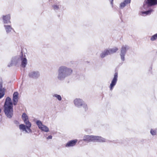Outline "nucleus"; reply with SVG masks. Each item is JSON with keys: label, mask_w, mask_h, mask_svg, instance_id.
Here are the masks:
<instances>
[{"label": "nucleus", "mask_w": 157, "mask_h": 157, "mask_svg": "<svg viewBox=\"0 0 157 157\" xmlns=\"http://www.w3.org/2000/svg\"><path fill=\"white\" fill-rule=\"evenodd\" d=\"M73 71L71 68L65 66H61L58 69L57 78L60 80H63L66 78L71 75Z\"/></svg>", "instance_id": "nucleus-1"}, {"label": "nucleus", "mask_w": 157, "mask_h": 157, "mask_svg": "<svg viewBox=\"0 0 157 157\" xmlns=\"http://www.w3.org/2000/svg\"><path fill=\"white\" fill-rule=\"evenodd\" d=\"M4 111L6 116L8 118H11L13 114V103L11 99L7 97L4 106Z\"/></svg>", "instance_id": "nucleus-2"}, {"label": "nucleus", "mask_w": 157, "mask_h": 157, "mask_svg": "<svg viewBox=\"0 0 157 157\" xmlns=\"http://www.w3.org/2000/svg\"><path fill=\"white\" fill-rule=\"evenodd\" d=\"M22 118L24 123L26 124H21L19 125V129L23 131H25L26 133H29L32 132L30 129L31 124L29 121L28 117L25 113H23L22 115Z\"/></svg>", "instance_id": "nucleus-3"}, {"label": "nucleus", "mask_w": 157, "mask_h": 157, "mask_svg": "<svg viewBox=\"0 0 157 157\" xmlns=\"http://www.w3.org/2000/svg\"><path fill=\"white\" fill-rule=\"evenodd\" d=\"M36 124L39 128L42 131L45 132H48L49 131V130L48 128L46 126L43 124L40 121H37Z\"/></svg>", "instance_id": "nucleus-4"}, {"label": "nucleus", "mask_w": 157, "mask_h": 157, "mask_svg": "<svg viewBox=\"0 0 157 157\" xmlns=\"http://www.w3.org/2000/svg\"><path fill=\"white\" fill-rule=\"evenodd\" d=\"M118 73L116 72L114 74V77L112 80L109 87L110 90H112L114 87L116 85L118 79Z\"/></svg>", "instance_id": "nucleus-5"}, {"label": "nucleus", "mask_w": 157, "mask_h": 157, "mask_svg": "<svg viewBox=\"0 0 157 157\" xmlns=\"http://www.w3.org/2000/svg\"><path fill=\"white\" fill-rule=\"evenodd\" d=\"M128 48L126 45L123 46L121 49L120 53L121 58V60L124 61L125 60V56L127 50Z\"/></svg>", "instance_id": "nucleus-6"}, {"label": "nucleus", "mask_w": 157, "mask_h": 157, "mask_svg": "<svg viewBox=\"0 0 157 157\" xmlns=\"http://www.w3.org/2000/svg\"><path fill=\"white\" fill-rule=\"evenodd\" d=\"M105 141V138L101 136L91 135V141L103 142Z\"/></svg>", "instance_id": "nucleus-7"}, {"label": "nucleus", "mask_w": 157, "mask_h": 157, "mask_svg": "<svg viewBox=\"0 0 157 157\" xmlns=\"http://www.w3.org/2000/svg\"><path fill=\"white\" fill-rule=\"evenodd\" d=\"M75 106L77 108H80L84 101L83 100L80 98H77L75 99L73 101Z\"/></svg>", "instance_id": "nucleus-8"}, {"label": "nucleus", "mask_w": 157, "mask_h": 157, "mask_svg": "<svg viewBox=\"0 0 157 157\" xmlns=\"http://www.w3.org/2000/svg\"><path fill=\"white\" fill-rule=\"evenodd\" d=\"M157 4V0H147L145 4H144V7L145 8L148 6L154 5Z\"/></svg>", "instance_id": "nucleus-9"}, {"label": "nucleus", "mask_w": 157, "mask_h": 157, "mask_svg": "<svg viewBox=\"0 0 157 157\" xmlns=\"http://www.w3.org/2000/svg\"><path fill=\"white\" fill-rule=\"evenodd\" d=\"M77 141V139L70 140L66 144L65 146L66 147H73L75 145Z\"/></svg>", "instance_id": "nucleus-10"}, {"label": "nucleus", "mask_w": 157, "mask_h": 157, "mask_svg": "<svg viewBox=\"0 0 157 157\" xmlns=\"http://www.w3.org/2000/svg\"><path fill=\"white\" fill-rule=\"evenodd\" d=\"M19 99V94L16 92L14 93L13 95V104L14 105H16L18 102Z\"/></svg>", "instance_id": "nucleus-11"}, {"label": "nucleus", "mask_w": 157, "mask_h": 157, "mask_svg": "<svg viewBox=\"0 0 157 157\" xmlns=\"http://www.w3.org/2000/svg\"><path fill=\"white\" fill-rule=\"evenodd\" d=\"M40 74L38 72L33 71L29 74V76L31 78H36L39 76Z\"/></svg>", "instance_id": "nucleus-12"}, {"label": "nucleus", "mask_w": 157, "mask_h": 157, "mask_svg": "<svg viewBox=\"0 0 157 157\" xmlns=\"http://www.w3.org/2000/svg\"><path fill=\"white\" fill-rule=\"evenodd\" d=\"M2 18L4 23H7L10 22V17L9 14L3 16Z\"/></svg>", "instance_id": "nucleus-13"}, {"label": "nucleus", "mask_w": 157, "mask_h": 157, "mask_svg": "<svg viewBox=\"0 0 157 157\" xmlns=\"http://www.w3.org/2000/svg\"><path fill=\"white\" fill-rule=\"evenodd\" d=\"M20 58L21 60V66L23 67H25L27 64V59L25 57H20Z\"/></svg>", "instance_id": "nucleus-14"}, {"label": "nucleus", "mask_w": 157, "mask_h": 157, "mask_svg": "<svg viewBox=\"0 0 157 157\" xmlns=\"http://www.w3.org/2000/svg\"><path fill=\"white\" fill-rule=\"evenodd\" d=\"M109 55H110V54L109 52V51H108V49H107L106 50L104 51L103 52H102L101 53L100 56L101 58H103L106 56Z\"/></svg>", "instance_id": "nucleus-15"}, {"label": "nucleus", "mask_w": 157, "mask_h": 157, "mask_svg": "<svg viewBox=\"0 0 157 157\" xmlns=\"http://www.w3.org/2000/svg\"><path fill=\"white\" fill-rule=\"evenodd\" d=\"M131 0H125L124 2L121 3L120 7L121 8H123L126 5V4L130 3Z\"/></svg>", "instance_id": "nucleus-16"}, {"label": "nucleus", "mask_w": 157, "mask_h": 157, "mask_svg": "<svg viewBox=\"0 0 157 157\" xmlns=\"http://www.w3.org/2000/svg\"><path fill=\"white\" fill-rule=\"evenodd\" d=\"M83 140L87 142L91 141V135H85L83 137Z\"/></svg>", "instance_id": "nucleus-17"}, {"label": "nucleus", "mask_w": 157, "mask_h": 157, "mask_svg": "<svg viewBox=\"0 0 157 157\" xmlns=\"http://www.w3.org/2000/svg\"><path fill=\"white\" fill-rule=\"evenodd\" d=\"M118 48L117 47H114L112 48L108 49L110 54L116 52L118 50Z\"/></svg>", "instance_id": "nucleus-18"}, {"label": "nucleus", "mask_w": 157, "mask_h": 157, "mask_svg": "<svg viewBox=\"0 0 157 157\" xmlns=\"http://www.w3.org/2000/svg\"><path fill=\"white\" fill-rule=\"evenodd\" d=\"M151 134L152 136H155L157 134V130L156 129L151 128L150 131Z\"/></svg>", "instance_id": "nucleus-19"}, {"label": "nucleus", "mask_w": 157, "mask_h": 157, "mask_svg": "<svg viewBox=\"0 0 157 157\" xmlns=\"http://www.w3.org/2000/svg\"><path fill=\"white\" fill-rule=\"evenodd\" d=\"M81 107H82L83 109L85 111H86L88 109V107L87 104L84 102L83 103Z\"/></svg>", "instance_id": "nucleus-20"}, {"label": "nucleus", "mask_w": 157, "mask_h": 157, "mask_svg": "<svg viewBox=\"0 0 157 157\" xmlns=\"http://www.w3.org/2000/svg\"><path fill=\"white\" fill-rule=\"evenodd\" d=\"M152 10H150L145 12H141V14L143 16H145L146 15L150 14Z\"/></svg>", "instance_id": "nucleus-21"}, {"label": "nucleus", "mask_w": 157, "mask_h": 157, "mask_svg": "<svg viewBox=\"0 0 157 157\" xmlns=\"http://www.w3.org/2000/svg\"><path fill=\"white\" fill-rule=\"evenodd\" d=\"M53 97L57 98L59 101H60L62 100V98L60 95L57 94H54L53 95Z\"/></svg>", "instance_id": "nucleus-22"}, {"label": "nucleus", "mask_w": 157, "mask_h": 157, "mask_svg": "<svg viewBox=\"0 0 157 157\" xmlns=\"http://www.w3.org/2000/svg\"><path fill=\"white\" fill-rule=\"evenodd\" d=\"M5 91L4 90L0 91V99H1L5 95Z\"/></svg>", "instance_id": "nucleus-23"}, {"label": "nucleus", "mask_w": 157, "mask_h": 157, "mask_svg": "<svg viewBox=\"0 0 157 157\" xmlns=\"http://www.w3.org/2000/svg\"><path fill=\"white\" fill-rule=\"evenodd\" d=\"M157 39V38L156 37V36L155 35L152 36L150 38V40L152 41H155Z\"/></svg>", "instance_id": "nucleus-24"}, {"label": "nucleus", "mask_w": 157, "mask_h": 157, "mask_svg": "<svg viewBox=\"0 0 157 157\" xmlns=\"http://www.w3.org/2000/svg\"><path fill=\"white\" fill-rule=\"evenodd\" d=\"M2 90H4V91L5 90V89L4 88H2V82L1 81H0V91Z\"/></svg>", "instance_id": "nucleus-25"}, {"label": "nucleus", "mask_w": 157, "mask_h": 157, "mask_svg": "<svg viewBox=\"0 0 157 157\" xmlns=\"http://www.w3.org/2000/svg\"><path fill=\"white\" fill-rule=\"evenodd\" d=\"M5 28L7 29H11V27L10 25H5Z\"/></svg>", "instance_id": "nucleus-26"}, {"label": "nucleus", "mask_w": 157, "mask_h": 157, "mask_svg": "<svg viewBox=\"0 0 157 157\" xmlns=\"http://www.w3.org/2000/svg\"><path fill=\"white\" fill-rule=\"evenodd\" d=\"M54 8L55 10H57L59 8V7L57 6H54Z\"/></svg>", "instance_id": "nucleus-27"}, {"label": "nucleus", "mask_w": 157, "mask_h": 157, "mask_svg": "<svg viewBox=\"0 0 157 157\" xmlns=\"http://www.w3.org/2000/svg\"><path fill=\"white\" fill-rule=\"evenodd\" d=\"M52 136H51L50 135L47 138V139H52Z\"/></svg>", "instance_id": "nucleus-28"}, {"label": "nucleus", "mask_w": 157, "mask_h": 157, "mask_svg": "<svg viewBox=\"0 0 157 157\" xmlns=\"http://www.w3.org/2000/svg\"><path fill=\"white\" fill-rule=\"evenodd\" d=\"M110 2H111V3L112 4H113V0H109Z\"/></svg>", "instance_id": "nucleus-29"}, {"label": "nucleus", "mask_w": 157, "mask_h": 157, "mask_svg": "<svg viewBox=\"0 0 157 157\" xmlns=\"http://www.w3.org/2000/svg\"><path fill=\"white\" fill-rule=\"evenodd\" d=\"M10 30H7V31H6V32H7V33H9L10 32Z\"/></svg>", "instance_id": "nucleus-30"}, {"label": "nucleus", "mask_w": 157, "mask_h": 157, "mask_svg": "<svg viewBox=\"0 0 157 157\" xmlns=\"http://www.w3.org/2000/svg\"><path fill=\"white\" fill-rule=\"evenodd\" d=\"M155 35L156 36V37L157 38V33L155 34Z\"/></svg>", "instance_id": "nucleus-31"}, {"label": "nucleus", "mask_w": 157, "mask_h": 157, "mask_svg": "<svg viewBox=\"0 0 157 157\" xmlns=\"http://www.w3.org/2000/svg\"><path fill=\"white\" fill-rule=\"evenodd\" d=\"M1 109L0 108V113H1Z\"/></svg>", "instance_id": "nucleus-32"}]
</instances>
